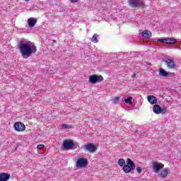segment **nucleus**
I'll return each mask as SVG.
<instances>
[{"label":"nucleus","mask_w":181,"mask_h":181,"mask_svg":"<svg viewBox=\"0 0 181 181\" xmlns=\"http://www.w3.org/2000/svg\"><path fill=\"white\" fill-rule=\"evenodd\" d=\"M18 49L23 59H29L32 54H35L37 52V48H36L35 43L25 38L20 40Z\"/></svg>","instance_id":"nucleus-1"},{"label":"nucleus","mask_w":181,"mask_h":181,"mask_svg":"<svg viewBox=\"0 0 181 181\" xmlns=\"http://www.w3.org/2000/svg\"><path fill=\"white\" fill-rule=\"evenodd\" d=\"M127 4L133 9L144 8L145 6V1L144 0H127Z\"/></svg>","instance_id":"nucleus-2"},{"label":"nucleus","mask_w":181,"mask_h":181,"mask_svg":"<svg viewBox=\"0 0 181 181\" xmlns=\"http://www.w3.org/2000/svg\"><path fill=\"white\" fill-rule=\"evenodd\" d=\"M135 168V163H134V161H132V160L130 158H127V165H124L122 170L124 172V173H130V172L134 170Z\"/></svg>","instance_id":"nucleus-3"},{"label":"nucleus","mask_w":181,"mask_h":181,"mask_svg":"<svg viewBox=\"0 0 181 181\" xmlns=\"http://www.w3.org/2000/svg\"><path fill=\"white\" fill-rule=\"evenodd\" d=\"M88 166V160L86 158H80L76 162L77 169H86Z\"/></svg>","instance_id":"nucleus-4"},{"label":"nucleus","mask_w":181,"mask_h":181,"mask_svg":"<svg viewBox=\"0 0 181 181\" xmlns=\"http://www.w3.org/2000/svg\"><path fill=\"white\" fill-rule=\"evenodd\" d=\"M101 81H104V78L101 75L93 74L89 76V83L91 84H97V83H101Z\"/></svg>","instance_id":"nucleus-5"},{"label":"nucleus","mask_w":181,"mask_h":181,"mask_svg":"<svg viewBox=\"0 0 181 181\" xmlns=\"http://www.w3.org/2000/svg\"><path fill=\"white\" fill-rule=\"evenodd\" d=\"M83 149L90 153H94L97 151V146L92 143H88L83 146Z\"/></svg>","instance_id":"nucleus-6"},{"label":"nucleus","mask_w":181,"mask_h":181,"mask_svg":"<svg viewBox=\"0 0 181 181\" xmlns=\"http://www.w3.org/2000/svg\"><path fill=\"white\" fill-rule=\"evenodd\" d=\"M165 168V165L162 163L153 162L152 163V169L154 173H159L160 169H163Z\"/></svg>","instance_id":"nucleus-7"},{"label":"nucleus","mask_w":181,"mask_h":181,"mask_svg":"<svg viewBox=\"0 0 181 181\" xmlns=\"http://www.w3.org/2000/svg\"><path fill=\"white\" fill-rule=\"evenodd\" d=\"M13 128L15 131H17V132H23V131L26 129V127L25 126V124L21 122H15L13 125Z\"/></svg>","instance_id":"nucleus-8"},{"label":"nucleus","mask_w":181,"mask_h":181,"mask_svg":"<svg viewBox=\"0 0 181 181\" xmlns=\"http://www.w3.org/2000/svg\"><path fill=\"white\" fill-rule=\"evenodd\" d=\"M164 62L165 63L168 69H175L176 67V64H175V61L170 59H166Z\"/></svg>","instance_id":"nucleus-9"},{"label":"nucleus","mask_w":181,"mask_h":181,"mask_svg":"<svg viewBox=\"0 0 181 181\" xmlns=\"http://www.w3.org/2000/svg\"><path fill=\"white\" fill-rule=\"evenodd\" d=\"M159 177L161 179H165V177H168V175H169V169L165 168H163L158 173Z\"/></svg>","instance_id":"nucleus-10"},{"label":"nucleus","mask_w":181,"mask_h":181,"mask_svg":"<svg viewBox=\"0 0 181 181\" xmlns=\"http://www.w3.org/2000/svg\"><path fill=\"white\" fill-rule=\"evenodd\" d=\"M74 145V144H73V141H71V140H65L63 142L62 146L64 149L69 151V149H71L73 148Z\"/></svg>","instance_id":"nucleus-11"},{"label":"nucleus","mask_w":181,"mask_h":181,"mask_svg":"<svg viewBox=\"0 0 181 181\" xmlns=\"http://www.w3.org/2000/svg\"><path fill=\"white\" fill-rule=\"evenodd\" d=\"M158 76L160 77H172V72H168L161 68L158 71Z\"/></svg>","instance_id":"nucleus-12"},{"label":"nucleus","mask_w":181,"mask_h":181,"mask_svg":"<svg viewBox=\"0 0 181 181\" xmlns=\"http://www.w3.org/2000/svg\"><path fill=\"white\" fill-rule=\"evenodd\" d=\"M27 22L29 28H33L37 23V20L35 18H30Z\"/></svg>","instance_id":"nucleus-13"},{"label":"nucleus","mask_w":181,"mask_h":181,"mask_svg":"<svg viewBox=\"0 0 181 181\" xmlns=\"http://www.w3.org/2000/svg\"><path fill=\"white\" fill-rule=\"evenodd\" d=\"M11 178V175L6 173H0V181H8Z\"/></svg>","instance_id":"nucleus-14"},{"label":"nucleus","mask_w":181,"mask_h":181,"mask_svg":"<svg viewBox=\"0 0 181 181\" xmlns=\"http://www.w3.org/2000/svg\"><path fill=\"white\" fill-rule=\"evenodd\" d=\"M147 100H148V103L151 104V105H153V104L158 103V99L156 98V97H155L153 95H148L147 97Z\"/></svg>","instance_id":"nucleus-15"},{"label":"nucleus","mask_w":181,"mask_h":181,"mask_svg":"<svg viewBox=\"0 0 181 181\" xmlns=\"http://www.w3.org/2000/svg\"><path fill=\"white\" fill-rule=\"evenodd\" d=\"M141 36L144 37V39H149L152 37V33L148 30H145L141 33Z\"/></svg>","instance_id":"nucleus-16"},{"label":"nucleus","mask_w":181,"mask_h":181,"mask_svg":"<svg viewBox=\"0 0 181 181\" xmlns=\"http://www.w3.org/2000/svg\"><path fill=\"white\" fill-rule=\"evenodd\" d=\"M153 111L154 114L159 115L162 112V107L159 105H154L153 107Z\"/></svg>","instance_id":"nucleus-17"},{"label":"nucleus","mask_w":181,"mask_h":181,"mask_svg":"<svg viewBox=\"0 0 181 181\" xmlns=\"http://www.w3.org/2000/svg\"><path fill=\"white\" fill-rule=\"evenodd\" d=\"M165 43L167 45H175V43H177V40L175 38H166Z\"/></svg>","instance_id":"nucleus-18"},{"label":"nucleus","mask_w":181,"mask_h":181,"mask_svg":"<svg viewBox=\"0 0 181 181\" xmlns=\"http://www.w3.org/2000/svg\"><path fill=\"white\" fill-rule=\"evenodd\" d=\"M90 40L91 42H93V43H98V35L94 34L91 37Z\"/></svg>","instance_id":"nucleus-19"},{"label":"nucleus","mask_w":181,"mask_h":181,"mask_svg":"<svg viewBox=\"0 0 181 181\" xmlns=\"http://www.w3.org/2000/svg\"><path fill=\"white\" fill-rule=\"evenodd\" d=\"M61 128H62V129H72L73 126H71L70 124H63L61 125Z\"/></svg>","instance_id":"nucleus-20"},{"label":"nucleus","mask_w":181,"mask_h":181,"mask_svg":"<svg viewBox=\"0 0 181 181\" xmlns=\"http://www.w3.org/2000/svg\"><path fill=\"white\" fill-rule=\"evenodd\" d=\"M117 165H119V166H125V160L122 159V158H120L118 160V162H117Z\"/></svg>","instance_id":"nucleus-21"},{"label":"nucleus","mask_w":181,"mask_h":181,"mask_svg":"<svg viewBox=\"0 0 181 181\" xmlns=\"http://www.w3.org/2000/svg\"><path fill=\"white\" fill-rule=\"evenodd\" d=\"M124 103L131 105L132 104V97H129L128 98L124 99Z\"/></svg>","instance_id":"nucleus-22"},{"label":"nucleus","mask_w":181,"mask_h":181,"mask_svg":"<svg viewBox=\"0 0 181 181\" xmlns=\"http://www.w3.org/2000/svg\"><path fill=\"white\" fill-rule=\"evenodd\" d=\"M167 112H168V108L166 107L161 108L160 114H167Z\"/></svg>","instance_id":"nucleus-23"},{"label":"nucleus","mask_w":181,"mask_h":181,"mask_svg":"<svg viewBox=\"0 0 181 181\" xmlns=\"http://www.w3.org/2000/svg\"><path fill=\"white\" fill-rule=\"evenodd\" d=\"M119 100V97L115 98L114 100H113L114 104H117V103H118Z\"/></svg>","instance_id":"nucleus-24"},{"label":"nucleus","mask_w":181,"mask_h":181,"mask_svg":"<svg viewBox=\"0 0 181 181\" xmlns=\"http://www.w3.org/2000/svg\"><path fill=\"white\" fill-rule=\"evenodd\" d=\"M158 42H161V43H166V38L158 39Z\"/></svg>","instance_id":"nucleus-25"},{"label":"nucleus","mask_w":181,"mask_h":181,"mask_svg":"<svg viewBox=\"0 0 181 181\" xmlns=\"http://www.w3.org/2000/svg\"><path fill=\"white\" fill-rule=\"evenodd\" d=\"M37 149H43V148H45V144H39L37 146Z\"/></svg>","instance_id":"nucleus-26"},{"label":"nucleus","mask_w":181,"mask_h":181,"mask_svg":"<svg viewBox=\"0 0 181 181\" xmlns=\"http://www.w3.org/2000/svg\"><path fill=\"white\" fill-rule=\"evenodd\" d=\"M136 170L139 173H142V168L141 167H137Z\"/></svg>","instance_id":"nucleus-27"},{"label":"nucleus","mask_w":181,"mask_h":181,"mask_svg":"<svg viewBox=\"0 0 181 181\" xmlns=\"http://www.w3.org/2000/svg\"><path fill=\"white\" fill-rule=\"evenodd\" d=\"M70 2H71L72 4H76L77 2H78V0H69Z\"/></svg>","instance_id":"nucleus-28"},{"label":"nucleus","mask_w":181,"mask_h":181,"mask_svg":"<svg viewBox=\"0 0 181 181\" xmlns=\"http://www.w3.org/2000/svg\"><path fill=\"white\" fill-rule=\"evenodd\" d=\"M76 148H79L78 143L76 144Z\"/></svg>","instance_id":"nucleus-29"},{"label":"nucleus","mask_w":181,"mask_h":181,"mask_svg":"<svg viewBox=\"0 0 181 181\" xmlns=\"http://www.w3.org/2000/svg\"><path fill=\"white\" fill-rule=\"evenodd\" d=\"M132 77H135V75H132Z\"/></svg>","instance_id":"nucleus-30"}]
</instances>
